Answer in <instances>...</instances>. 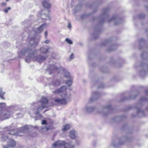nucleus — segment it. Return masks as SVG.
I'll list each match as a JSON object with an SVG mask.
<instances>
[{
  "label": "nucleus",
  "mask_w": 148,
  "mask_h": 148,
  "mask_svg": "<svg viewBox=\"0 0 148 148\" xmlns=\"http://www.w3.org/2000/svg\"><path fill=\"white\" fill-rule=\"evenodd\" d=\"M110 108H111V106L110 105H108V106H107L105 107L104 108V109H103V112H101V113H102L103 114V115H106V114H105L104 113V112H103L105 110V109H107L108 110V109H110Z\"/></svg>",
  "instance_id": "4be33fe9"
},
{
  "label": "nucleus",
  "mask_w": 148,
  "mask_h": 148,
  "mask_svg": "<svg viewBox=\"0 0 148 148\" xmlns=\"http://www.w3.org/2000/svg\"><path fill=\"white\" fill-rule=\"evenodd\" d=\"M72 83V78H70V79L66 82V84L69 86H70Z\"/></svg>",
  "instance_id": "aec40b11"
},
{
  "label": "nucleus",
  "mask_w": 148,
  "mask_h": 148,
  "mask_svg": "<svg viewBox=\"0 0 148 148\" xmlns=\"http://www.w3.org/2000/svg\"><path fill=\"white\" fill-rule=\"evenodd\" d=\"M107 9H105L104 10V12H105V14H105V13H106V12L107 11Z\"/></svg>",
  "instance_id": "c9c22d12"
},
{
  "label": "nucleus",
  "mask_w": 148,
  "mask_h": 148,
  "mask_svg": "<svg viewBox=\"0 0 148 148\" xmlns=\"http://www.w3.org/2000/svg\"><path fill=\"white\" fill-rule=\"evenodd\" d=\"M65 74L64 75V76L65 77L67 78L69 77L70 78H71L69 73L68 72V71H65Z\"/></svg>",
  "instance_id": "6ab92c4d"
},
{
  "label": "nucleus",
  "mask_w": 148,
  "mask_h": 148,
  "mask_svg": "<svg viewBox=\"0 0 148 148\" xmlns=\"http://www.w3.org/2000/svg\"><path fill=\"white\" fill-rule=\"evenodd\" d=\"M74 58V57L73 54V53H72L70 56V58L71 60H72Z\"/></svg>",
  "instance_id": "bb28decb"
},
{
  "label": "nucleus",
  "mask_w": 148,
  "mask_h": 148,
  "mask_svg": "<svg viewBox=\"0 0 148 148\" xmlns=\"http://www.w3.org/2000/svg\"><path fill=\"white\" fill-rule=\"evenodd\" d=\"M47 35V31H46L45 32V36L46 37Z\"/></svg>",
  "instance_id": "2f4dec72"
},
{
  "label": "nucleus",
  "mask_w": 148,
  "mask_h": 148,
  "mask_svg": "<svg viewBox=\"0 0 148 148\" xmlns=\"http://www.w3.org/2000/svg\"><path fill=\"white\" fill-rule=\"evenodd\" d=\"M145 92L146 94H148V90L145 91Z\"/></svg>",
  "instance_id": "4c0bfd02"
},
{
  "label": "nucleus",
  "mask_w": 148,
  "mask_h": 148,
  "mask_svg": "<svg viewBox=\"0 0 148 148\" xmlns=\"http://www.w3.org/2000/svg\"><path fill=\"white\" fill-rule=\"evenodd\" d=\"M36 103H33V106H35V105H36Z\"/></svg>",
  "instance_id": "79ce46f5"
},
{
  "label": "nucleus",
  "mask_w": 148,
  "mask_h": 148,
  "mask_svg": "<svg viewBox=\"0 0 148 148\" xmlns=\"http://www.w3.org/2000/svg\"><path fill=\"white\" fill-rule=\"evenodd\" d=\"M141 40V41H142V42H143V41H143V39H141V40Z\"/></svg>",
  "instance_id": "a19ab883"
},
{
  "label": "nucleus",
  "mask_w": 148,
  "mask_h": 148,
  "mask_svg": "<svg viewBox=\"0 0 148 148\" xmlns=\"http://www.w3.org/2000/svg\"><path fill=\"white\" fill-rule=\"evenodd\" d=\"M89 103L87 104L84 108L85 111L88 112H91L95 109V107L89 106Z\"/></svg>",
  "instance_id": "0eeeda50"
},
{
  "label": "nucleus",
  "mask_w": 148,
  "mask_h": 148,
  "mask_svg": "<svg viewBox=\"0 0 148 148\" xmlns=\"http://www.w3.org/2000/svg\"><path fill=\"white\" fill-rule=\"evenodd\" d=\"M119 19H118L116 16H113L112 18L108 20L109 22L112 21H113L115 25H117L118 24V23L116 22V21H119Z\"/></svg>",
  "instance_id": "6e6552de"
},
{
  "label": "nucleus",
  "mask_w": 148,
  "mask_h": 148,
  "mask_svg": "<svg viewBox=\"0 0 148 148\" xmlns=\"http://www.w3.org/2000/svg\"><path fill=\"white\" fill-rule=\"evenodd\" d=\"M5 104L4 103H0V118L2 120L8 119L10 117L11 113L7 111H3V108L5 106Z\"/></svg>",
  "instance_id": "7ed1b4c3"
},
{
  "label": "nucleus",
  "mask_w": 148,
  "mask_h": 148,
  "mask_svg": "<svg viewBox=\"0 0 148 148\" xmlns=\"http://www.w3.org/2000/svg\"><path fill=\"white\" fill-rule=\"evenodd\" d=\"M50 41L49 40H45V42L46 44L49 43H50Z\"/></svg>",
  "instance_id": "c756f323"
},
{
  "label": "nucleus",
  "mask_w": 148,
  "mask_h": 148,
  "mask_svg": "<svg viewBox=\"0 0 148 148\" xmlns=\"http://www.w3.org/2000/svg\"><path fill=\"white\" fill-rule=\"evenodd\" d=\"M49 49V48L47 47V46H45L41 48L40 50L41 52L43 53H46L48 52V50Z\"/></svg>",
  "instance_id": "9d476101"
},
{
  "label": "nucleus",
  "mask_w": 148,
  "mask_h": 148,
  "mask_svg": "<svg viewBox=\"0 0 148 148\" xmlns=\"http://www.w3.org/2000/svg\"><path fill=\"white\" fill-rule=\"evenodd\" d=\"M8 134H11L12 135H14V133H10V132H8Z\"/></svg>",
  "instance_id": "72a5a7b5"
},
{
  "label": "nucleus",
  "mask_w": 148,
  "mask_h": 148,
  "mask_svg": "<svg viewBox=\"0 0 148 148\" xmlns=\"http://www.w3.org/2000/svg\"><path fill=\"white\" fill-rule=\"evenodd\" d=\"M43 5L44 7L48 8L51 6V4L46 1H44L43 2Z\"/></svg>",
  "instance_id": "4468645a"
},
{
  "label": "nucleus",
  "mask_w": 148,
  "mask_h": 148,
  "mask_svg": "<svg viewBox=\"0 0 148 148\" xmlns=\"http://www.w3.org/2000/svg\"><path fill=\"white\" fill-rule=\"evenodd\" d=\"M60 82L58 80H57L55 81L54 82H53L51 84H50V85L51 86L52 85H53V86H58L60 85Z\"/></svg>",
  "instance_id": "f3484780"
},
{
  "label": "nucleus",
  "mask_w": 148,
  "mask_h": 148,
  "mask_svg": "<svg viewBox=\"0 0 148 148\" xmlns=\"http://www.w3.org/2000/svg\"><path fill=\"white\" fill-rule=\"evenodd\" d=\"M19 57H21V56H20L19 55Z\"/></svg>",
  "instance_id": "37998d69"
},
{
  "label": "nucleus",
  "mask_w": 148,
  "mask_h": 148,
  "mask_svg": "<svg viewBox=\"0 0 148 148\" xmlns=\"http://www.w3.org/2000/svg\"><path fill=\"white\" fill-rule=\"evenodd\" d=\"M50 121L49 120H43L42 122V125H48L49 124H51L52 123V121L50 120Z\"/></svg>",
  "instance_id": "2eb2a0df"
},
{
  "label": "nucleus",
  "mask_w": 148,
  "mask_h": 148,
  "mask_svg": "<svg viewBox=\"0 0 148 148\" xmlns=\"http://www.w3.org/2000/svg\"><path fill=\"white\" fill-rule=\"evenodd\" d=\"M29 44L32 49L24 48L22 49L21 52V54L23 56L26 54L29 53L25 59L26 62H29L30 61L32 60L40 62L45 60L47 58L46 56L42 55H37L36 51L32 49L33 48H34L38 44V41L34 37H32L30 35L29 36Z\"/></svg>",
  "instance_id": "f257e3e1"
},
{
  "label": "nucleus",
  "mask_w": 148,
  "mask_h": 148,
  "mask_svg": "<svg viewBox=\"0 0 148 148\" xmlns=\"http://www.w3.org/2000/svg\"><path fill=\"white\" fill-rule=\"evenodd\" d=\"M147 109L148 110V108H147Z\"/></svg>",
  "instance_id": "49530a36"
},
{
  "label": "nucleus",
  "mask_w": 148,
  "mask_h": 148,
  "mask_svg": "<svg viewBox=\"0 0 148 148\" xmlns=\"http://www.w3.org/2000/svg\"><path fill=\"white\" fill-rule=\"evenodd\" d=\"M8 138L7 136H3L2 137V140L3 141H5Z\"/></svg>",
  "instance_id": "393cba45"
},
{
  "label": "nucleus",
  "mask_w": 148,
  "mask_h": 148,
  "mask_svg": "<svg viewBox=\"0 0 148 148\" xmlns=\"http://www.w3.org/2000/svg\"><path fill=\"white\" fill-rule=\"evenodd\" d=\"M46 25H47L46 23L42 25L39 28L34 30V32H32V33H34L36 35L40 33L42 31L44 28L45 27Z\"/></svg>",
  "instance_id": "39448f33"
},
{
  "label": "nucleus",
  "mask_w": 148,
  "mask_h": 148,
  "mask_svg": "<svg viewBox=\"0 0 148 148\" xmlns=\"http://www.w3.org/2000/svg\"><path fill=\"white\" fill-rule=\"evenodd\" d=\"M66 89V86H63L53 92L54 93L60 94L62 97V99L57 98L55 99L54 101L56 102L62 104H65L67 103V100L69 99L70 95L66 94L65 92Z\"/></svg>",
  "instance_id": "f03ea898"
},
{
  "label": "nucleus",
  "mask_w": 148,
  "mask_h": 148,
  "mask_svg": "<svg viewBox=\"0 0 148 148\" xmlns=\"http://www.w3.org/2000/svg\"><path fill=\"white\" fill-rule=\"evenodd\" d=\"M80 6H77L76 7V9H77V8H80Z\"/></svg>",
  "instance_id": "58836bf2"
},
{
  "label": "nucleus",
  "mask_w": 148,
  "mask_h": 148,
  "mask_svg": "<svg viewBox=\"0 0 148 148\" xmlns=\"http://www.w3.org/2000/svg\"><path fill=\"white\" fill-rule=\"evenodd\" d=\"M52 128V127L51 126H50L49 127H46V130H48L50 129H51Z\"/></svg>",
  "instance_id": "c85d7f7f"
},
{
  "label": "nucleus",
  "mask_w": 148,
  "mask_h": 148,
  "mask_svg": "<svg viewBox=\"0 0 148 148\" xmlns=\"http://www.w3.org/2000/svg\"><path fill=\"white\" fill-rule=\"evenodd\" d=\"M70 127V125L67 124L64 125L62 130L63 131H66L68 130Z\"/></svg>",
  "instance_id": "dca6fc26"
},
{
  "label": "nucleus",
  "mask_w": 148,
  "mask_h": 148,
  "mask_svg": "<svg viewBox=\"0 0 148 148\" xmlns=\"http://www.w3.org/2000/svg\"><path fill=\"white\" fill-rule=\"evenodd\" d=\"M46 107V106L43 104L41 103V106L38 107L37 108V112L38 113L41 110L43 109L44 108Z\"/></svg>",
  "instance_id": "a211bd4d"
},
{
  "label": "nucleus",
  "mask_w": 148,
  "mask_h": 148,
  "mask_svg": "<svg viewBox=\"0 0 148 148\" xmlns=\"http://www.w3.org/2000/svg\"><path fill=\"white\" fill-rule=\"evenodd\" d=\"M140 100H146V98L145 97H142L141 98Z\"/></svg>",
  "instance_id": "7c9ffc66"
},
{
  "label": "nucleus",
  "mask_w": 148,
  "mask_h": 148,
  "mask_svg": "<svg viewBox=\"0 0 148 148\" xmlns=\"http://www.w3.org/2000/svg\"><path fill=\"white\" fill-rule=\"evenodd\" d=\"M97 99V98H94V97H92L89 100V102H91L93 101H94L96 100Z\"/></svg>",
  "instance_id": "b1692460"
},
{
  "label": "nucleus",
  "mask_w": 148,
  "mask_h": 148,
  "mask_svg": "<svg viewBox=\"0 0 148 148\" xmlns=\"http://www.w3.org/2000/svg\"><path fill=\"white\" fill-rule=\"evenodd\" d=\"M65 41L69 44H72L73 43L72 40L68 38H66L65 39Z\"/></svg>",
  "instance_id": "5701e85b"
},
{
  "label": "nucleus",
  "mask_w": 148,
  "mask_h": 148,
  "mask_svg": "<svg viewBox=\"0 0 148 148\" xmlns=\"http://www.w3.org/2000/svg\"><path fill=\"white\" fill-rule=\"evenodd\" d=\"M98 94L97 93H95L93 95V97H97V95Z\"/></svg>",
  "instance_id": "473e14b6"
},
{
  "label": "nucleus",
  "mask_w": 148,
  "mask_h": 148,
  "mask_svg": "<svg viewBox=\"0 0 148 148\" xmlns=\"http://www.w3.org/2000/svg\"><path fill=\"white\" fill-rule=\"evenodd\" d=\"M63 145H64V148H73L75 146V145L72 144L71 142L66 143L64 141L61 140H58L55 142L52 146L53 147H56Z\"/></svg>",
  "instance_id": "20e7f679"
},
{
  "label": "nucleus",
  "mask_w": 148,
  "mask_h": 148,
  "mask_svg": "<svg viewBox=\"0 0 148 148\" xmlns=\"http://www.w3.org/2000/svg\"><path fill=\"white\" fill-rule=\"evenodd\" d=\"M57 70V68L53 65L50 66L49 68L47 69L48 71H56ZM49 74H51V72H49Z\"/></svg>",
  "instance_id": "9b49d317"
},
{
  "label": "nucleus",
  "mask_w": 148,
  "mask_h": 148,
  "mask_svg": "<svg viewBox=\"0 0 148 148\" xmlns=\"http://www.w3.org/2000/svg\"><path fill=\"white\" fill-rule=\"evenodd\" d=\"M79 141L77 140V141H76V143L77 144H79Z\"/></svg>",
  "instance_id": "e433bc0d"
},
{
  "label": "nucleus",
  "mask_w": 148,
  "mask_h": 148,
  "mask_svg": "<svg viewBox=\"0 0 148 148\" xmlns=\"http://www.w3.org/2000/svg\"><path fill=\"white\" fill-rule=\"evenodd\" d=\"M20 132L21 133H26L28 131V127L27 126L22 127L20 128Z\"/></svg>",
  "instance_id": "f8f14e48"
},
{
  "label": "nucleus",
  "mask_w": 148,
  "mask_h": 148,
  "mask_svg": "<svg viewBox=\"0 0 148 148\" xmlns=\"http://www.w3.org/2000/svg\"><path fill=\"white\" fill-rule=\"evenodd\" d=\"M2 5H4V6H5L6 5V3H2Z\"/></svg>",
  "instance_id": "f704fd0d"
},
{
  "label": "nucleus",
  "mask_w": 148,
  "mask_h": 148,
  "mask_svg": "<svg viewBox=\"0 0 148 148\" xmlns=\"http://www.w3.org/2000/svg\"><path fill=\"white\" fill-rule=\"evenodd\" d=\"M1 90L2 88H0V97L1 98L4 99V98L3 97V96L5 93L4 92H2Z\"/></svg>",
  "instance_id": "412c9836"
},
{
  "label": "nucleus",
  "mask_w": 148,
  "mask_h": 148,
  "mask_svg": "<svg viewBox=\"0 0 148 148\" xmlns=\"http://www.w3.org/2000/svg\"><path fill=\"white\" fill-rule=\"evenodd\" d=\"M7 1H9V0H6Z\"/></svg>",
  "instance_id": "a18cd8bd"
},
{
  "label": "nucleus",
  "mask_w": 148,
  "mask_h": 148,
  "mask_svg": "<svg viewBox=\"0 0 148 148\" xmlns=\"http://www.w3.org/2000/svg\"><path fill=\"white\" fill-rule=\"evenodd\" d=\"M71 23H69L68 24V27L69 29H71Z\"/></svg>",
  "instance_id": "cd10ccee"
},
{
  "label": "nucleus",
  "mask_w": 148,
  "mask_h": 148,
  "mask_svg": "<svg viewBox=\"0 0 148 148\" xmlns=\"http://www.w3.org/2000/svg\"><path fill=\"white\" fill-rule=\"evenodd\" d=\"M11 9V8L10 7H8L7 8L5 9L4 10V11L5 13H7L8 12V11L9 10H10Z\"/></svg>",
  "instance_id": "a878e982"
},
{
  "label": "nucleus",
  "mask_w": 148,
  "mask_h": 148,
  "mask_svg": "<svg viewBox=\"0 0 148 148\" xmlns=\"http://www.w3.org/2000/svg\"><path fill=\"white\" fill-rule=\"evenodd\" d=\"M137 111H138V112H140V109L138 110Z\"/></svg>",
  "instance_id": "ea45409f"
},
{
  "label": "nucleus",
  "mask_w": 148,
  "mask_h": 148,
  "mask_svg": "<svg viewBox=\"0 0 148 148\" xmlns=\"http://www.w3.org/2000/svg\"><path fill=\"white\" fill-rule=\"evenodd\" d=\"M16 145V142L14 140L10 139L7 145L4 146L3 148H13Z\"/></svg>",
  "instance_id": "423d86ee"
},
{
  "label": "nucleus",
  "mask_w": 148,
  "mask_h": 148,
  "mask_svg": "<svg viewBox=\"0 0 148 148\" xmlns=\"http://www.w3.org/2000/svg\"><path fill=\"white\" fill-rule=\"evenodd\" d=\"M19 135H20V136H21V135H20L19 134H18Z\"/></svg>",
  "instance_id": "c03bdc74"
},
{
  "label": "nucleus",
  "mask_w": 148,
  "mask_h": 148,
  "mask_svg": "<svg viewBox=\"0 0 148 148\" xmlns=\"http://www.w3.org/2000/svg\"><path fill=\"white\" fill-rule=\"evenodd\" d=\"M70 137L72 138H74L77 137L76 132L74 130L71 131L69 132Z\"/></svg>",
  "instance_id": "1a4fd4ad"
},
{
  "label": "nucleus",
  "mask_w": 148,
  "mask_h": 148,
  "mask_svg": "<svg viewBox=\"0 0 148 148\" xmlns=\"http://www.w3.org/2000/svg\"><path fill=\"white\" fill-rule=\"evenodd\" d=\"M48 102V100L47 98L45 97H42L41 98L40 100V102L42 104H43L45 105V104H46Z\"/></svg>",
  "instance_id": "ddd939ff"
}]
</instances>
